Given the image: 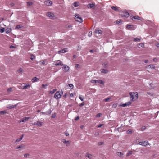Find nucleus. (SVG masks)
<instances>
[{
	"label": "nucleus",
	"mask_w": 159,
	"mask_h": 159,
	"mask_svg": "<svg viewBox=\"0 0 159 159\" xmlns=\"http://www.w3.org/2000/svg\"><path fill=\"white\" fill-rule=\"evenodd\" d=\"M16 106V105L9 104L7 106V108L9 109H12L15 107Z\"/></svg>",
	"instance_id": "nucleus-19"
},
{
	"label": "nucleus",
	"mask_w": 159,
	"mask_h": 159,
	"mask_svg": "<svg viewBox=\"0 0 159 159\" xmlns=\"http://www.w3.org/2000/svg\"><path fill=\"white\" fill-rule=\"evenodd\" d=\"M69 87H70L71 89H72L73 88V85L72 84H69Z\"/></svg>",
	"instance_id": "nucleus-54"
},
{
	"label": "nucleus",
	"mask_w": 159,
	"mask_h": 159,
	"mask_svg": "<svg viewBox=\"0 0 159 159\" xmlns=\"http://www.w3.org/2000/svg\"><path fill=\"white\" fill-rule=\"evenodd\" d=\"M22 27V25H16V26L15 29H19L20 28H21Z\"/></svg>",
	"instance_id": "nucleus-36"
},
{
	"label": "nucleus",
	"mask_w": 159,
	"mask_h": 159,
	"mask_svg": "<svg viewBox=\"0 0 159 159\" xmlns=\"http://www.w3.org/2000/svg\"><path fill=\"white\" fill-rule=\"evenodd\" d=\"M139 144L143 146H146L149 144L148 142V141H141L139 142Z\"/></svg>",
	"instance_id": "nucleus-5"
},
{
	"label": "nucleus",
	"mask_w": 159,
	"mask_h": 159,
	"mask_svg": "<svg viewBox=\"0 0 159 159\" xmlns=\"http://www.w3.org/2000/svg\"><path fill=\"white\" fill-rule=\"evenodd\" d=\"M148 67L151 68L152 69H155V67L154 66V65H150L148 66Z\"/></svg>",
	"instance_id": "nucleus-39"
},
{
	"label": "nucleus",
	"mask_w": 159,
	"mask_h": 159,
	"mask_svg": "<svg viewBox=\"0 0 159 159\" xmlns=\"http://www.w3.org/2000/svg\"><path fill=\"white\" fill-rule=\"evenodd\" d=\"M43 124V122H42L40 121H38L36 123V125L39 126H41ZM34 124H35V123Z\"/></svg>",
	"instance_id": "nucleus-27"
},
{
	"label": "nucleus",
	"mask_w": 159,
	"mask_h": 159,
	"mask_svg": "<svg viewBox=\"0 0 159 159\" xmlns=\"http://www.w3.org/2000/svg\"><path fill=\"white\" fill-rule=\"evenodd\" d=\"M102 126H104V125L102 124H100L97 125L98 128H100Z\"/></svg>",
	"instance_id": "nucleus-50"
},
{
	"label": "nucleus",
	"mask_w": 159,
	"mask_h": 159,
	"mask_svg": "<svg viewBox=\"0 0 159 159\" xmlns=\"http://www.w3.org/2000/svg\"><path fill=\"white\" fill-rule=\"evenodd\" d=\"M74 95V94H73V93H71L70 95V97H73Z\"/></svg>",
	"instance_id": "nucleus-60"
},
{
	"label": "nucleus",
	"mask_w": 159,
	"mask_h": 159,
	"mask_svg": "<svg viewBox=\"0 0 159 159\" xmlns=\"http://www.w3.org/2000/svg\"><path fill=\"white\" fill-rule=\"evenodd\" d=\"M110 99V98H107L104 100V101L105 102H107Z\"/></svg>",
	"instance_id": "nucleus-42"
},
{
	"label": "nucleus",
	"mask_w": 159,
	"mask_h": 159,
	"mask_svg": "<svg viewBox=\"0 0 159 159\" xmlns=\"http://www.w3.org/2000/svg\"><path fill=\"white\" fill-rule=\"evenodd\" d=\"M133 27L132 25H128L126 26V28L127 29H132Z\"/></svg>",
	"instance_id": "nucleus-37"
},
{
	"label": "nucleus",
	"mask_w": 159,
	"mask_h": 159,
	"mask_svg": "<svg viewBox=\"0 0 159 159\" xmlns=\"http://www.w3.org/2000/svg\"><path fill=\"white\" fill-rule=\"evenodd\" d=\"M90 82L93 84H96V80H91Z\"/></svg>",
	"instance_id": "nucleus-47"
},
{
	"label": "nucleus",
	"mask_w": 159,
	"mask_h": 159,
	"mask_svg": "<svg viewBox=\"0 0 159 159\" xmlns=\"http://www.w3.org/2000/svg\"><path fill=\"white\" fill-rule=\"evenodd\" d=\"M130 17L132 19L133 18L134 19L139 20H142L143 19V18L140 17L138 16H131Z\"/></svg>",
	"instance_id": "nucleus-6"
},
{
	"label": "nucleus",
	"mask_w": 159,
	"mask_h": 159,
	"mask_svg": "<svg viewBox=\"0 0 159 159\" xmlns=\"http://www.w3.org/2000/svg\"><path fill=\"white\" fill-rule=\"evenodd\" d=\"M52 110L51 109H50L49 111L48 112H46L45 113H43V114H47V115H50L52 112Z\"/></svg>",
	"instance_id": "nucleus-30"
},
{
	"label": "nucleus",
	"mask_w": 159,
	"mask_h": 159,
	"mask_svg": "<svg viewBox=\"0 0 159 159\" xmlns=\"http://www.w3.org/2000/svg\"><path fill=\"white\" fill-rule=\"evenodd\" d=\"M146 128L145 126H142L141 129H145Z\"/></svg>",
	"instance_id": "nucleus-62"
},
{
	"label": "nucleus",
	"mask_w": 159,
	"mask_h": 159,
	"mask_svg": "<svg viewBox=\"0 0 159 159\" xmlns=\"http://www.w3.org/2000/svg\"><path fill=\"white\" fill-rule=\"evenodd\" d=\"M48 86V85L47 84H43L42 85V86L41 87V88L42 89H46L47 86Z\"/></svg>",
	"instance_id": "nucleus-34"
},
{
	"label": "nucleus",
	"mask_w": 159,
	"mask_h": 159,
	"mask_svg": "<svg viewBox=\"0 0 159 159\" xmlns=\"http://www.w3.org/2000/svg\"><path fill=\"white\" fill-rule=\"evenodd\" d=\"M147 94H148V95H151V96H153V94H151V93H150V92H147Z\"/></svg>",
	"instance_id": "nucleus-59"
},
{
	"label": "nucleus",
	"mask_w": 159,
	"mask_h": 159,
	"mask_svg": "<svg viewBox=\"0 0 159 159\" xmlns=\"http://www.w3.org/2000/svg\"><path fill=\"white\" fill-rule=\"evenodd\" d=\"M131 97V101H134L137 100L138 98V93L136 92H130L129 93Z\"/></svg>",
	"instance_id": "nucleus-1"
},
{
	"label": "nucleus",
	"mask_w": 159,
	"mask_h": 159,
	"mask_svg": "<svg viewBox=\"0 0 159 159\" xmlns=\"http://www.w3.org/2000/svg\"><path fill=\"white\" fill-rule=\"evenodd\" d=\"M5 31V29L3 28H0V32L1 33H3Z\"/></svg>",
	"instance_id": "nucleus-38"
},
{
	"label": "nucleus",
	"mask_w": 159,
	"mask_h": 159,
	"mask_svg": "<svg viewBox=\"0 0 159 159\" xmlns=\"http://www.w3.org/2000/svg\"><path fill=\"white\" fill-rule=\"evenodd\" d=\"M65 134L66 136H68L69 135V133L68 132H67L66 131L65 132Z\"/></svg>",
	"instance_id": "nucleus-56"
},
{
	"label": "nucleus",
	"mask_w": 159,
	"mask_h": 159,
	"mask_svg": "<svg viewBox=\"0 0 159 159\" xmlns=\"http://www.w3.org/2000/svg\"><path fill=\"white\" fill-rule=\"evenodd\" d=\"M139 45L141 47L143 48L144 47V44L143 43H140L139 44Z\"/></svg>",
	"instance_id": "nucleus-51"
},
{
	"label": "nucleus",
	"mask_w": 159,
	"mask_h": 159,
	"mask_svg": "<svg viewBox=\"0 0 159 159\" xmlns=\"http://www.w3.org/2000/svg\"><path fill=\"white\" fill-rule=\"evenodd\" d=\"M75 20L78 22H83V19L80 15L79 14L76 15L75 16Z\"/></svg>",
	"instance_id": "nucleus-4"
},
{
	"label": "nucleus",
	"mask_w": 159,
	"mask_h": 159,
	"mask_svg": "<svg viewBox=\"0 0 159 159\" xmlns=\"http://www.w3.org/2000/svg\"><path fill=\"white\" fill-rule=\"evenodd\" d=\"M62 68L64 69L63 71H65V72H67L68 70H69V67L66 65H64Z\"/></svg>",
	"instance_id": "nucleus-13"
},
{
	"label": "nucleus",
	"mask_w": 159,
	"mask_h": 159,
	"mask_svg": "<svg viewBox=\"0 0 159 159\" xmlns=\"http://www.w3.org/2000/svg\"><path fill=\"white\" fill-rule=\"evenodd\" d=\"M131 103L132 102H131V101L125 103L121 104L120 106L123 107H125L126 106H129V105H130L131 104Z\"/></svg>",
	"instance_id": "nucleus-8"
},
{
	"label": "nucleus",
	"mask_w": 159,
	"mask_h": 159,
	"mask_svg": "<svg viewBox=\"0 0 159 159\" xmlns=\"http://www.w3.org/2000/svg\"><path fill=\"white\" fill-rule=\"evenodd\" d=\"M11 31V28H7L5 30V32L7 34L10 33Z\"/></svg>",
	"instance_id": "nucleus-29"
},
{
	"label": "nucleus",
	"mask_w": 159,
	"mask_h": 159,
	"mask_svg": "<svg viewBox=\"0 0 159 159\" xmlns=\"http://www.w3.org/2000/svg\"><path fill=\"white\" fill-rule=\"evenodd\" d=\"M84 105V102L82 103L80 105V107H82V106H83Z\"/></svg>",
	"instance_id": "nucleus-58"
},
{
	"label": "nucleus",
	"mask_w": 159,
	"mask_h": 159,
	"mask_svg": "<svg viewBox=\"0 0 159 159\" xmlns=\"http://www.w3.org/2000/svg\"><path fill=\"white\" fill-rule=\"evenodd\" d=\"M156 46L157 47H159V43H157L156 44Z\"/></svg>",
	"instance_id": "nucleus-64"
},
{
	"label": "nucleus",
	"mask_w": 159,
	"mask_h": 159,
	"mask_svg": "<svg viewBox=\"0 0 159 159\" xmlns=\"http://www.w3.org/2000/svg\"><path fill=\"white\" fill-rule=\"evenodd\" d=\"M85 156L87 157L89 159H91L93 157L92 155L89 153H86Z\"/></svg>",
	"instance_id": "nucleus-16"
},
{
	"label": "nucleus",
	"mask_w": 159,
	"mask_h": 159,
	"mask_svg": "<svg viewBox=\"0 0 159 159\" xmlns=\"http://www.w3.org/2000/svg\"><path fill=\"white\" fill-rule=\"evenodd\" d=\"M62 141L64 143V144L66 145V146H69L70 142V141L66 140L65 139H62Z\"/></svg>",
	"instance_id": "nucleus-7"
},
{
	"label": "nucleus",
	"mask_w": 159,
	"mask_h": 159,
	"mask_svg": "<svg viewBox=\"0 0 159 159\" xmlns=\"http://www.w3.org/2000/svg\"><path fill=\"white\" fill-rule=\"evenodd\" d=\"M7 113L5 111H2L0 112V114L1 115L5 114Z\"/></svg>",
	"instance_id": "nucleus-45"
},
{
	"label": "nucleus",
	"mask_w": 159,
	"mask_h": 159,
	"mask_svg": "<svg viewBox=\"0 0 159 159\" xmlns=\"http://www.w3.org/2000/svg\"><path fill=\"white\" fill-rule=\"evenodd\" d=\"M61 61L60 60H58L57 61H55L54 62V64L56 66H58L60 65H61L62 66L63 65V64H61Z\"/></svg>",
	"instance_id": "nucleus-10"
},
{
	"label": "nucleus",
	"mask_w": 159,
	"mask_h": 159,
	"mask_svg": "<svg viewBox=\"0 0 159 159\" xmlns=\"http://www.w3.org/2000/svg\"><path fill=\"white\" fill-rule=\"evenodd\" d=\"M44 4L47 6H50L52 4V2L50 0L46 1L44 2Z\"/></svg>",
	"instance_id": "nucleus-12"
},
{
	"label": "nucleus",
	"mask_w": 159,
	"mask_h": 159,
	"mask_svg": "<svg viewBox=\"0 0 159 159\" xmlns=\"http://www.w3.org/2000/svg\"><path fill=\"white\" fill-rule=\"evenodd\" d=\"M82 95H80L79 96V99L82 101H84V97L82 98L81 97Z\"/></svg>",
	"instance_id": "nucleus-43"
},
{
	"label": "nucleus",
	"mask_w": 159,
	"mask_h": 159,
	"mask_svg": "<svg viewBox=\"0 0 159 159\" xmlns=\"http://www.w3.org/2000/svg\"><path fill=\"white\" fill-rule=\"evenodd\" d=\"M33 4V3L32 2H27V5L28 6H31Z\"/></svg>",
	"instance_id": "nucleus-49"
},
{
	"label": "nucleus",
	"mask_w": 159,
	"mask_h": 159,
	"mask_svg": "<svg viewBox=\"0 0 159 159\" xmlns=\"http://www.w3.org/2000/svg\"><path fill=\"white\" fill-rule=\"evenodd\" d=\"M63 94V92L57 91L55 93L54 97L57 99L60 98Z\"/></svg>",
	"instance_id": "nucleus-2"
},
{
	"label": "nucleus",
	"mask_w": 159,
	"mask_h": 159,
	"mask_svg": "<svg viewBox=\"0 0 159 159\" xmlns=\"http://www.w3.org/2000/svg\"><path fill=\"white\" fill-rule=\"evenodd\" d=\"M99 83L101 84H104L103 81L101 80H96V84Z\"/></svg>",
	"instance_id": "nucleus-28"
},
{
	"label": "nucleus",
	"mask_w": 159,
	"mask_h": 159,
	"mask_svg": "<svg viewBox=\"0 0 159 159\" xmlns=\"http://www.w3.org/2000/svg\"><path fill=\"white\" fill-rule=\"evenodd\" d=\"M55 116V114H52L51 116L52 118H54Z\"/></svg>",
	"instance_id": "nucleus-61"
},
{
	"label": "nucleus",
	"mask_w": 159,
	"mask_h": 159,
	"mask_svg": "<svg viewBox=\"0 0 159 159\" xmlns=\"http://www.w3.org/2000/svg\"><path fill=\"white\" fill-rule=\"evenodd\" d=\"M117 155L120 157H123L124 156V154L121 152H117Z\"/></svg>",
	"instance_id": "nucleus-23"
},
{
	"label": "nucleus",
	"mask_w": 159,
	"mask_h": 159,
	"mask_svg": "<svg viewBox=\"0 0 159 159\" xmlns=\"http://www.w3.org/2000/svg\"><path fill=\"white\" fill-rule=\"evenodd\" d=\"M102 116V114L101 113H99L96 115V116L97 117H100L101 116Z\"/></svg>",
	"instance_id": "nucleus-48"
},
{
	"label": "nucleus",
	"mask_w": 159,
	"mask_h": 159,
	"mask_svg": "<svg viewBox=\"0 0 159 159\" xmlns=\"http://www.w3.org/2000/svg\"><path fill=\"white\" fill-rule=\"evenodd\" d=\"M40 64L41 65H46V64H45V62L43 60L40 61Z\"/></svg>",
	"instance_id": "nucleus-32"
},
{
	"label": "nucleus",
	"mask_w": 159,
	"mask_h": 159,
	"mask_svg": "<svg viewBox=\"0 0 159 159\" xmlns=\"http://www.w3.org/2000/svg\"><path fill=\"white\" fill-rule=\"evenodd\" d=\"M23 70L21 68H20L18 70V73H21L23 72Z\"/></svg>",
	"instance_id": "nucleus-41"
},
{
	"label": "nucleus",
	"mask_w": 159,
	"mask_h": 159,
	"mask_svg": "<svg viewBox=\"0 0 159 159\" xmlns=\"http://www.w3.org/2000/svg\"><path fill=\"white\" fill-rule=\"evenodd\" d=\"M132 153V151H129L126 154L127 156H130Z\"/></svg>",
	"instance_id": "nucleus-35"
},
{
	"label": "nucleus",
	"mask_w": 159,
	"mask_h": 159,
	"mask_svg": "<svg viewBox=\"0 0 159 159\" xmlns=\"http://www.w3.org/2000/svg\"><path fill=\"white\" fill-rule=\"evenodd\" d=\"M56 89H53L51 90H50L49 91V93H50V94H53L54 93L56 92Z\"/></svg>",
	"instance_id": "nucleus-31"
},
{
	"label": "nucleus",
	"mask_w": 159,
	"mask_h": 159,
	"mask_svg": "<svg viewBox=\"0 0 159 159\" xmlns=\"http://www.w3.org/2000/svg\"><path fill=\"white\" fill-rule=\"evenodd\" d=\"M122 22V20L120 19L116 21V23L117 24H119Z\"/></svg>",
	"instance_id": "nucleus-46"
},
{
	"label": "nucleus",
	"mask_w": 159,
	"mask_h": 159,
	"mask_svg": "<svg viewBox=\"0 0 159 159\" xmlns=\"http://www.w3.org/2000/svg\"><path fill=\"white\" fill-rule=\"evenodd\" d=\"M11 90H12V88H8L7 89V91L8 92H11Z\"/></svg>",
	"instance_id": "nucleus-55"
},
{
	"label": "nucleus",
	"mask_w": 159,
	"mask_h": 159,
	"mask_svg": "<svg viewBox=\"0 0 159 159\" xmlns=\"http://www.w3.org/2000/svg\"><path fill=\"white\" fill-rule=\"evenodd\" d=\"M25 146L23 144H22L20 146H19L18 147H16V149H22L23 147H25Z\"/></svg>",
	"instance_id": "nucleus-25"
},
{
	"label": "nucleus",
	"mask_w": 159,
	"mask_h": 159,
	"mask_svg": "<svg viewBox=\"0 0 159 159\" xmlns=\"http://www.w3.org/2000/svg\"><path fill=\"white\" fill-rule=\"evenodd\" d=\"M79 64H76L75 65V67H76V68H78L79 67Z\"/></svg>",
	"instance_id": "nucleus-63"
},
{
	"label": "nucleus",
	"mask_w": 159,
	"mask_h": 159,
	"mask_svg": "<svg viewBox=\"0 0 159 159\" xmlns=\"http://www.w3.org/2000/svg\"><path fill=\"white\" fill-rule=\"evenodd\" d=\"M120 14L122 17L125 16L127 17L129 16V13L125 10H123L122 11H121L120 12Z\"/></svg>",
	"instance_id": "nucleus-3"
},
{
	"label": "nucleus",
	"mask_w": 159,
	"mask_h": 159,
	"mask_svg": "<svg viewBox=\"0 0 159 159\" xmlns=\"http://www.w3.org/2000/svg\"><path fill=\"white\" fill-rule=\"evenodd\" d=\"M111 9L116 11H119L118 9L119 8L117 7L116 6H112L111 7Z\"/></svg>",
	"instance_id": "nucleus-18"
},
{
	"label": "nucleus",
	"mask_w": 159,
	"mask_h": 159,
	"mask_svg": "<svg viewBox=\"0 0 159 159\" xmlns=\"http://www.w3.org/2000/svg\"><path fill=\"white\" fill-rule=\"evenodd\" d=\"M23 137H24V135H22V136H20L19 138H18V139H16V140L15 142H19L22 139Z\"/></svg>",
	"instance_id": "nucleus-24"
},
{
	"label": "nucleus",
	"mask_w": 159,
	"mask_h": 159,
	"mask_svg": "<svg viewBox=\"0 0 159 159\" xmlns=\"http://www.w3.org/2000/svg\"><path fill=\"white\" fill-rule=\"evenodd\" d=\"M79 3L78 2H74L73 4V5L74 7H77L79 6Z\"/></svg>",
	"instance_id": "nucleus-33"
},
{
	"label": "nucleus",
	"mask_w": 159,
	"mask_h": 159,
	"mask_svg": "<svg viewBox=\"0 0 159 159\" xmlns=\"http://www.w3.org/2000/svg\"><path fill=\"white\" fill-rule=\"evenodd\" d=\"M101 71L102 73L105 74L107 73L108 72V70H107L103 68L101 69Z\"/></svg>",
	"instance_id": "nucleus-17"
},
{
	"label": "nucleus",
	"mask_w": 159,
	"mask_h": 159,
	"mask_svg": "<svg viewBox=\"0 0 159 159\" xmlns=\"http://www.w3.org/2000/svg\"><path fill=\"white\" fill-rule=\"evenodd\" d=\"M95 32L96 34H102V31L100 30H98L96 29H95Z\"/></svg>",
	"instance_id": "nucleus-20"
},
{
	"label": "nucleus",
	"mask_w": 159,
	"mask_h": 159,
	"mask_svg": "<svg viewBox=\"0 0 159 159\" xmlns=\"http://www.w3.org/2000/svg\"><path fill=\"white\" fill-rule=\"evenodd\" d=\"M30 58L31 59L33 60L35 59V57L33 55H31L30 57Z\"/></svg>",
	"instance_id": "nucleus-53"
},
{
	"label": "nucleus",
	"mask_w": 159,
	"mask_h": 159,
	"mask_svg": "<svg viewBox=\"0 0 159 159\" xmlns=\"http://www.w3.org/2000/svg\"><path fill=\"white\" fill-rule=\"evenodd\" d=\"M67 48H64L62 49H61L59 51H58V52L59 54L61 53H64L67 52Z\"/></svg>",
	"instance_id": "nucleus-14"
},
{
	"label": "nucleus",
	"mask_w": 159,
	"mask_h": 159,
	"mask_svg": "<svg viewBox=\"0 0 159 159\" xmlns=\"http://www.w3.org/2000/svg\"><path fill=\"white\" fill-rule=\"evenodd\" d=\"M132 40L136 42H139L140 41V39L138 38H133Z\"/></svg>",
	"instance_id": "nucleus-22"
},
{
	"label": "nucleus",
	"mask_w": 159,
	"mask_h": 159,
	"mask_svg": "<svg viewBox=\"0 0 159 159\" xmlns=\"http://www.w3.org/2000/svg\"><path fill=\"white\" fill-rule=\"evenodd\" d=\"M46 15L47 16L49 17L50 19L52 18L54 16V14L51 12H48Z\"/></svg>",
	"instance_id": "nucleus-9"
},
{
	"label": "nucleus",
	"mask_w": 159,
	"mask_h": 159,
	"mask_svg": "<svg viewBox=\"0 0 159 159\" xmlns=\"http://www.w3.org/2000/svg\"><path fill=\"white\" fill-rule=\"evenodd\" d=\"M92 35V32L90 31L88 33V35L89 37H91Z\"/></svg>",
	"instance_id": "nucleus-52"
},
{
	"label": "nucleus",
	"mask_w": 159,
	"mask_h": 159,
	"mask_svg": "<svg viewBox=\"0 0 159 159\" xmlns=\"http://www.w3.org/2000/svg\"><path fill=\"white\" fill-rule=\"evenodd\" d=\"M30 117H25L23 118L21 120H20L19 121V122H25L27 121L29 119H30Z\"/></svg>",
	"instance_id": "nucleus-11"
},
{
	"label": "nucleus",
	"mask_w": 159,
	"mask_h": 159,
	"mask_svg": "<svg viewBox=\"0 0 159 159\" xmlns=\"http://www.w3.org/2000/svg\"><path fill=\"white\" fill-rule=\"evenodd\" d=\"M104 143L103 142H99L98 143V144L99 145H102Z\"/></svg>",
	"instance_id": "nucleus-57"
},
{
	"label": "nucleus",
	"mask_w": 159,
	"mask_h": 159,
	"mask_svg": "<svg viewBox=\"0 0 159 159\" xmlns=\"http://www.w3.org/2000/svg\"><path fill=\"white\" fill-rule=\"evenodd\" d=\"M30 156L29 153H25L24 155V156L25 158H27Z\"/></svg>",
	"instance_id": "nucleus-40"
},
{
	"label": "nucleus",
	"mask_w": 159,
	"mask_h": 159,
	"mask_svg": "<svg viewBox=\"0 0 159 159\" xmlns=\"http://www.w3.org/2000/svg\"><path fill=\"white\" fill-rule=\"evenodd\" d=\"M94 4H89L87 5L88 8H91L94 7Z\"/></svg>",
	"instance_id": "nucleus-26"
},
{
	"label": "nucleus",
	"mask_w": 159,
	"mask_h": 159,
	"mask_svg": "<svg viewBox=\"0 0 159 159\" xmlns=\"http://www.w3.org/2000/svg\"><path fill=\"white\" fill-rule=\"evenodd\" d=\"M39 80V78L36 77H34L32 78V81L33 82H34L38 81Z\"/></svg>",
	"instance_id": "nucleus-21"
},
{
	"label": "nucleus",
	"mask_w": 159,
	"mask_h": 159,
	"mask_svg": "<svg viewBox=\"0 0 159 159\" xmlns=\"http://www.w3.org/2000/svg\"><path fill=\"white\" fill-rule=\"evenodd\" d=\"M132 131H131V130H128V131H127V134H130L132 133Z\"/></svg>",
	"instance_id": "nucleus-44"
},
{
	"label": "nucleus",
	"mask_w": 159,
	"mask_h": 159,
	"mask_svg": "<svg viewBox=\"0 0 159 159\" xmlns=\"http://www.w3.org/2000/svg\"><path fill=\"white\" fill-rule=\"evenodd\" d=\"M30 85L29 84H24V85L22 86V88L24 89H28L30 87Z\"/></svg>",
	"instance_id": "nucleus-15"
}]
</instances>
